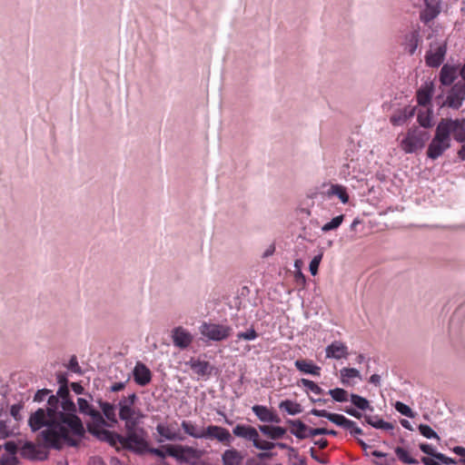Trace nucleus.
Returning <instances> with one entry per match:
<instances>
[{
  "instance_id": "f257e3e1",
  "label": "nucleus",
  "mask_w": 465,
  "mask_h": 465,
  "mask_svg": "<svg viewBox=\"0 0 465 465\" xmlns=\"http://www.w3.org/2000/svg\"><path fill=\"white\" fill-rule=\"evenodd\" d=\"M60 404L58 394H51L47 400V415L51 418L49 430H43L36 440L46 449L60 450L64 443L70 447H78L79 440L72 438L70 432L77 437H84L85 430L81 419L74 413L58 411Z\"/></svg>"
},
{
  "instance_id": "f03ea898",
  "label": "nucleus",
  "mask_w": 465,
  "mask_h": 465,
  "mask_svg": "<svg viewBox=\"0 0 465 465\" xmlns=\"http://www.w3.org/2000/svg\"><path fill=\"white\" fill-rule=\"evenodd\" d=\"M168 456L174 458L179 462L190 465H210L205 461H197L204 455V450L191 446L170 445L166 446Z\"/></svg>"
},
{
  "instance_id": "7ed1b4c3",
  "label": "nucleus",
  "mask_w": 465,
  "mask_h": 465,
  "mask_svg": "<svg viewBox=\"0 0 465 465\" xmlns=\"http://www.w3.org/2000/svg\"><path fill=\"white\" fill-rule=\"evenodd\" d=\"M435 100L440 107L459 110L465 101V83H455L448 90L445 99L443 94H440L436 96Z\"/></svg>"
},
{
  "instance_id": "20e7f679",
  "label": "nucleus",
  "mask_w": 465,
  "mask_h": 465,
  "mask_svg": "<svg viewBox=\"0 0 465 465\" xmlns=\"http://www.w3.org/2000/svg\"><path fill=\"white\" fill-rule=\"evenodd\" d=\"M429 138L430 134L427 131L418 127L411 128L401 142V147L406 153H412L423 148Z\"/></svg>"
},
{
  "instance_id": "39448f33",
  "label": "nucleus",
  "mask_w": 465,
  "mask_h": 465,
  "mask_svg": "<svg viewBox=\"0 0 465 465\" xmlns=\"http://www.w3.org/2000/svg\"><path fill=\"white\" fill-rule=\"evenodd\" d=\"M145 431L140 428L132 433L122 435V449L130 450L135 454L143 455L148 450V442L144 439Z\"/></svg>"
},
{
  "instance_id": "423d86ee",
  "label": "nucleus",
  "mask_w": 465,
  "mask_h": 465,
  "mask_svg": "<svg viewBox=\"0 0 465 465\" xmlns=\"http://www.w3.org/2000/svg\"><path fill=\"white\" fill-rule=\"evenodd\" d=\"M200 333L213 341H222L232 334V328L228 325L203 322L199 327Z\"/></svg>"
},
{
  "instance_id": "0eeeda50",
  "label": "nucleus",
  "mask_w": 465,
  "mask_h": 465,
  "mask_svg": "<svg viewBox=\"0 0 465 465\" xmlns=\"http://www.w3.org/2000/svg\"><path fill=\"white\" fill-rule=\"evenodd\" d=\"M430 49L425 54V63L429 67L438 68L444 61L447 54V43H430Z\"/></svg>"
},
{
  "instance_id": "6e6552de",
  "label": "nucleus",
  "mask_w": 465,
  "mask_h": 465,
  "mask_svg": "<svg viewBox=\"0 0 465 465\" xmlns=\"http://www.w3.org/2000/svg\"><path fill=\"white\" fill-rule=\"evenodd\" d=\"M203 439L210 440H216L228 446L231 445L232 440L230 431L227 429L217 425H209L205 427Z\"/></svg>"
},
{
  "instance_id": "1a4fd4ad",
  "label": "nucleus",
  "mask_w": 465,
  "mask_h": 465,
  "mask_svg": "<svg viewBox=\"0 0 465 465\" xmlns=\"http://www.w3.org/2000/svg\"><path fill=\"white\" fill-rule=\"evenodd\" d=\"M421 42L420 28L417 25L411 31L404 35L401 45L406 53L410 55H413Z\"/></svg>"
},
{
  "instance_id": "9d476101",
  "label": "nucleus",
  "mask_w": 465,
  "mask_h": 465,
  "mask_svg": "<svg viewBox=\"0 0 465 465\" xmlns=\"http://www.w3.org/2000/svg\"><path fill=\"white\" fill-rule=\"evenodd\" d=\"M92 435L101 441L107 442L110 446L114 447L117 452L121 451L122 434L102 428L98 430L92 431Z\"/></svg>"
},
{
  "instance_id": "9b49d317",
  "label": "nucleus",
  "mask_w": 465,
  "mask_h": 465,
  "mask_svg": "<svg viewBox=\"0 0 465 465\" xmlns=\"http://www.w3.org/2000/svg\"><path fill=\"white\" fill-rule=\"evenodd\" d=\"M51 423V418L48 417L47 411L42 408L32 413L28 420V425L34 432L44 427H45V430H49Z\"/></svg>"
},
{
  "instance_id": "f8f14e48",
  "label": "nucleus",
  "mask_w": 465,
  "mask_h": 465,
  "mask_svg": "<svg viewBox=\"0 0 465 465\" xmlns=\"http://www.w3.org/2000/svg\"><path fill=\"white\" fill-rule=\"evenodd\" d=\"M172 340L175 347L183 350L191 345L193 336L183 327L178 326L172 331Z\"/></svg>"
},
{
  "instance_id": "ddd939ff",
  "label": "nucleus",
  "mask_w": 465,
  "mask_h": 465,
  "mask_svg": "<svg viewBox=\"0 0 465 465\" xmlns=\"http://www.w3.org/2000/svg\"><path fill=\"white\" fill-rule=\"evenodd\" d=\"M441 0H424L425 7L420 12V19L424 24H429L440 13Z\"/></svg>"
},
{
  "instance_id": "4468645a",
  "label": "nucleus",
  "mask_w": 465,
  "mask_h": 465,
  "mask_svg": "<svg viewBox=\"0 0 465 465\" xmlns=\"http://www.w3.org/2000/svg\"><path fill=\"white\" fill-rule=\"evenodd\" d=\"M310 413L314 416H317V417L326 418L331 422H332V423L336 424L337 426H340L343 429H345L346 427H349V426H352L351 420L347 419L345 416H343L341 414L331 413L325 410H317V409L311 410Z\"/></svg>"
},
{
  "instance_id": "2eb2a0df",
  "label": "nucleus",
  "mask_w": 465,
  "mask_h": 465,
  "mask_svg": "<svg viewBox=\"0 0 465 465\" xmlns=\"http://www.w3.org/2000/svg\"><path fill=\"white\" fill-rule=\"evenodd\" d=\"M134 380L139 386L144 387L152 381L151 370L142 361H137L133 370Z\"/></svg>"
},
{
  "instance_id": "dca6fc26",
  "label": "nucleus",
  "mask_w": 465,
  "mask_h": 465,
  "mask_svg": "<svg viewBox=\"0 0 465 465\" xmlns=\"http://www.w3.org/2000/svg\"><path fill=\"white\" fill-rule=\"evenodd\" d=\"M191 370L200 377H209L212 375L213 366L209 361H202L200 358L192 357L188 361L185 362Z\"/></svg>"
},
{
  "instance_id": "f3484780",
  "label": "nucleus",
  "mask_w": 465,
  "mask_h": 465,
  "mask_svg": "<svg viewBox=\"0 0 465 465\" xmlns=\"http://www.w3.org/2000/svg\"><path fill=\"white\" fill-rule=\"evenodd\" d=\"M259 431L260 430H258L256 428L245 424H237L232 429V433L234 436L248 441H252V446H254L256 440L259 438Z\"/></svg>"
},
{
  "instance_id": "a211bd4d",
  "label": "nucleus",
  "mask_w": 465,
  "mask_h": 465,
  "mask_svg": "<svg viewBox=\"0 0 465 465\" xmlns=\"http://www.w3.org/2000/svg\"><path fill=\"white\" fill-rule=\"evenodd\" d=\"M20 453L23 458L30 460H45L48 458V452L38 450L32 441L25 442Z\"/></svg>"
},
{
  "instance_id": "6ab92c4d",
  "label": "nucleus",
  "mask_w": 465,
  "mask_h": 465,
  "mask_svg": "<svg viewBox=\"0 0 465 465\" xmlns=\"http://www.w3.org/2000/svg\"><path fill=\"white\" fill-rule=\"evenodd\" d=\"M458 70L459 66L456 64H443L439 74L440 83L444 86L454 84L455 80L458 78Z\"/></svg>"
},
{
  "instance_id": "aec40b11",
  "label": "nucleus",
  "mask_w": 465,
  "mask_h": 465,
  "mask_svg": "<svg viewBox=\"0 0 465 465\" xmlns=\"http://www.w3.org/2000/svg\"><path fill=\"white\" fill-rule=\"evenodd\" d=\"M452 134V127H451V119L450 118H443L441 119L435 131L434 139H436L437 142H446L450 143V134Z\"/></svg>"
},
{
  "instance_id": "412c9836",
  "label": "nucleus",
  "mask_w": 465,
  "mask_h": 465,
  "mask_svg": "<svg viewBox=\"0 0 465 465\" xmlns=\"http://www.w3.org/2000/svg\"><path fill=\"white\" fill-rule=\"evenodd\" d=\"M286 423L291 426L290 432L297 439L304 440L312 437L310 430H312V428L308 427L301 420L289 419L286 420Z\"/></svg>"
},
{
  "instance_id": "4be33fe9",
  "label": "nucleus",
  "mask_w": 465,
  "mask_h": 465,
  "mask_svg": "<svg viewBox=\"0 0 465 465\" xmlns=\"http://www.w3.org/2000/svg\"><path fill=\"white\" fill-rule=\"evenodd\" d=\"M326 358L340 360L348 356V348L341 342L335 341L325 349Z\"/></svg>"
},
{
  "instance_id": "5701e85b",
  "label": "nucleus",
  "mask_w": 465,
  "mask_h": 465,
  "mask_svg": "<svg viewBox=\"0 0 465 465\" xmlns=\"http://www.w3.org/2000/svg\"><path fill=\"white\" fill-rule=\"evenodd\" d=\"M57 394L59 397L60 405L63 409V411L65 413L76 414L77 409L74 402L72 401L70 397L69 389H65L64 387L59 388L57 391Z\"/></svg>"
},
{
  "instance_id": "b1692460",
  "label": "nucleus",
  "mask_w": 465,
  "mask_h": 465,
  "mask_svg": "<svg viewBox=\"0 0 465 465\" xmlns=\"http://www.w3.org/2000/svg\"><path fill=\"white\" fill-rule=\"evenodd\" d=\"M258 430L268 439L277 440L284 437L287 430L281 426L259 425Z\"/></svg>"
},
{
  "instance_id": "393cba45",
  "label": "nucleus",
  "mask_w": 465,
  "mask_h": 465,
  "mask_svg": "<svg viewBox=\"0 0 465 465\" xmlns=\"http://www.w3.org/2000/svg\"><path fill=\"white\" fill-rule=\"evenodd\" d=\"M450 147V143L446 142H437L436 139L432 138L430 143L428 146L427 156L430 159L436 160L443 153Z\"/></svg>"
},
{
  "instance_id": "a878e982",
  "label": "nucleus",
  "mask_w": 465,
  "mask_h": 465,
  "mask_svg": "<svg viewBox=\"0 0 465 465\" xmlns=\"http://www.w3.org/2000/svg\"><path fill=\"white\" fill-rule=\"evenodd\" d=\"M181 428L188 436L194 439H203L205 427L198 426L192 420H183L181 422Z\"/></svg>"
},
{
  "instance_id": "bb28decb",
  "label": "nucleus",
  "mask_w": 465,
  "mask_h": 465,
  "mask_svg": "<svg viewBox=\"0 0 465 465\" xmlns=\"http://www.w3.org/2000/svg\"><path fill=\"white\" fill-rule=\"evenodd\" d=\"M92 421L87 423V430L92 434V431L98 430L103 427L109 426L107 420L104 418L103 414L97 410L94 409L89 415Z\"/></svg>"
},
{
  "instance_id": "cd10ccee",
  "label": "nucleus",
  "mask_w": 465,
  "mask_h": 465,
  "mask_svg": "<svg viewBox=\"0 0 465 465\" xmlns=\"http://www.w3.org/2000/svg\"><path fill=\"white\" fill-rule=\"evenodd\" d=\"M434 92L433 83L430 82L420 87L417 91V102L421 106H426L430 103Z\"/></svg>"
},
{
  "instance_id": "c85d7f7f",
  "label": "nucleus",
  "mask_w": 465,
  "mask_h": 465,
  "mask_svg": "<svg viewBox=\"0 0 465 465\" xmlns=\"http://www.w3.org/2000/svg\"><path fill=\"white\" fill-rule=\"evenodd\" d=\"M363 419L364 422L375 429L383 430H392L394 429V425L391 422L383 420L379 415L364 414Z\"/></svg>"
},
{
  "instance_id": "c756f323",
  "label": "nucleus",
  "mask_w": 465,
  "mask_h": 465,
  "mask_svg": "<svg viewBox=\"0 0 465 465\" xmlns=\"http://www.w3.org/2000/svg\"><path fill=\"white\" fill-rule=\"evenodd\" d=\"M242 454L236 449L226 450L222 455L223 465H242Z\"/></svg>"
},
{
  "instance_id": "7c9ffc66",
  "label": "nucleus",
  "mask_w": 465,
  "mask_h": 465,
  "mask_svg": "<svg viewBox=\"0 0 465 465\" xmlns=\"http://www.w3.org/2000/svg\"><path fill=\"white\" fill-rule=\"evenodd\" d=\"M294 365L297 370L303 373L312 374L313 376L321 375V368L313 364L312 361L297 360L295 361Z\"/></svg>"
},
{
  "instance_id": "2f4dec72",
  "label": "nucleus",
  "mask_w": 465,
  "mask_h": 465,
  "mask_svg": "<svg viewBox=\"0 0 465 465\" xmlns=\"http://www.w3.org/2000/svg\"><path fill=\"white\" fill-rule=\"evenodd\" d=\"M452 134L455 141L465 143V118L451 119Z\"/></svg>"
},
{
  "instance_id": "473e14b6",
  "label": "nucleus",
  "mask_w": 465,
  "mask_h": 465,
  "mask_svg": "<svg viewBox=\"0 0 465 465\" xmlns=\"http://www.w3.org/2000/svg\"><path fill=\"white\" fill-rule=\"evenodd\" d=\"M156 431L167 440L174 441L184 440V437H183L179 432L173 431L169 426L162 423H159L156 426Z\"/></svg>"
},
{
  "instance_id": "72a5a7b5",
  "label": "nucleus",
  "mask_w": 465,
  "mask_h": 465,
  "mask_svg": "<svg viewBox=\"0 0 465 465\" xmlns=\"http://www.w3.org/2000/svg\"><path fill=\"white\" fill-rule=\"evenodd\" d=\"M351 402L361 411H373V407L371 405L370 401L358 394L351 393L350 395Z\"/></svg>"
},
{
  "instance_id": "f704fd0d",
  "label": "nucleus",
  "mask_w": 465,
  "mask_h": 465,
  "mask_svg": "<svg viewBox=\"0 0 465 465\" xmlns=\"http://www.w3.org/2000/svg\"><path fill=\"white\" fill-rule=\"evenodd\" d=\"M279 408L290 415H296L302 411L301 404L291 400L282 401L279 404Z\"/></svg>"
},
{
  "instance_id": "c9c22d12",
  "label": "nucleus",
  "mask_w": 465,
  "mask_h": 465,
  "mask_svg": "<svg viewBox=\"0 0 465 465\" xmlns=\"http://www.w3.org/2000/svg\"><path fill=\"white\" fill-rule=\"evenodd\" d=\"M328 195H336L343 203L349 202L346 188L341 184H332L328 191Z\"/></svg>"
},
{
  "instance_id": "e433bc0d",
  "label": "nucleus",
  "mask_w": 465,
  "mask_h": 465,
  "mask_svg": "<svg viewBox=\"0 0 465 465\" xmlns=\"http://www.w3.org/2000/svg\"><path fill=\"white\" fill-rule=\"evenodd\" d=\"M252 411L262 422H269L272 410H270L268 407L256 404L252 407Z\"/></svg>"
},
{
  "instance_id": "4c0bfd02",
  "label": "nucleus",
  "mask_w": 465,
  "mask_h": 465,
  "mask_svg": "<svg viewBox=\"0 0 465 465\" xmlns=\"http://www.w3.org/2000/svg\"><path fill=\"white\" fill-rule=\"evenodd\" d=\"M119 418L122 420H127L133 419L135 414L134 406L127 405L125 401H119Z\"/></svg>"
},
{
  "instance_id": "58836bf2",
  "label": "nucleus",
  "mask_w": 465,
  "mask_h": 465,
  "mask_svg": "<svg viewBox=\"0 0 465 465\" xmlns=\"http://www.w3.org/2000/svg\"><path fill=\"white\" fill-rule=\"evenodd\" d=\"M341 381L343 385H350V379H361L360 371L355 368H342L341 371Z\"/></svg>"
},
{
  "instance_id": "ea45409f",
  "label": "nucleus",
  "mask_w": 465,
  "mask_h": 465,
  "mask_svg": "<svg viewBox=\"0 0 465 465\" xmlns=\"http://www.w3.org/2000/svg\"><path fill=\"white\" fill-rule=\"evenodd\" d=\"M394 452H395L397 458L399 459V460H401L402 463H405V464H418L419 463V461L416 459L411 458L409 455V452L401 447H396L394 449Z\"/></svg>"
},
{
  "instance_id": "a19ab883",
  "label": "nucleus",
  "mask_w": 465,
  "mask_h": 465,
  "mask_svg": "<svg viewBox=\"0 0 465 465\" xmlns=\"http://www.w3.org/2000/svg\"><path fill=\"white\" fill-rule=\"evenodd\" d=\"M102 412L105 420L113 423H117L115 405L110 402H108L107 404H103Z\"/></svg>"
},
{
  "instance_id": "79ce46f5",
  "label": "nucleus",
  "mask_w": 465,
  "mask_h": 465,
  "mask_svg": "<svg viewBox=\"0 0 465 465\" xmlns=\"http://www.w3.org/2000/svg\"><path fill=\"white\" fill-rule=\"evenodd\" d=\"M121 375H122L121 380L119 381L113 382L109 388V391L118 392V391H123L126 387V384L129 382V381L131 379V375L124 374L122 371H121Z\"/></svg>"
},
{
  "instance_id": "37998d69",
  "label": "nucleus",
  "mask_w": 465,
  "mask_h": 465,
  "mask_svg": "<svg viewBox=\"0 0 465 465\" xmlns=\"http://www.w3.org/2000/svg\"><path fill=\"white\" fill-rule=\"evenodd\" d=\"M328 394L338 402H345L348 401L349 393L347 391L341 388L331 389L328 391Z\"/></svg>"
},
{
  "instance_id": "c03bdc74",
  "label": "nucleus",
  "mask_w": 465,
  "mask_h": 465,
  "mask_svg": "<svg viewBox=\"0 0 465 465\" xmlns=\"http://www.w3.org/2000/svg\"><path fill=\"white\" fill-rule=\"evenodd\" d=\"M343 220H344L343 214L338 215V216L332 218L329 223H325L322 227V231L323 232H327L329 231L336 230L342 223Z\"/></svg>"
},
{
  "instance_id": "a18cd8bd",
  "label": "nucleus",
  "mask_w": 465,
  "mask_h": 465,
  "mask_svg": "<svg viewBox=\"0 0 465 465\" xmlns=\"http://www.w3.org/2000/svg\"><path fill=\"white\" fill-rule=\"evenodd\" d=\"M258 336H259V334L255 331V329L253 328L252 325L247 331H239L236 334L237 341H241V340H243V341H253L256 338H258Z\"/></svg>"
},
{
  "instance_id": "49530a36",
  "label": "nucleus",
  "mask_w": 465,
  "mask_h": 465,
  "mask_svg": "<svg viewBox=\"0 0 465 465\" xmlns=\"http://www.w3.org/2000/svg\"><path fill=\"white\" fill-rule=\"evenodd\" d=\"M418 430L423 437L427 439H436L437 440H440V436L429 425L420 424Z\"/></svg>"
},
{
  "instance_id": "de8ad7c7",
  "label": "nucleus",
  "mask_w": 465,
  "mask_h": 465,
  "mask_svg": "<svg viewBox=\"0 0 465 465\" xmlns=\"http://www.w3.org/2000/svg\"><path fill=\"white\" fill-rule=\"evenodd\" d=\"M301 383L309 391L312 392L322 395L324 393V391L314 381L302 378L301 380Z\"/></svg>"
},
{
  "instance_id": "09e8293b",
  "label": "nucleus",
  "mask_w": 465,
  "mask_h": 465,
  "mask_svg": "<svg viewBox=\"0 0 465 465\" xmlns=\"http://www.w3.org/2000/svg\"><path fill=\"white\" fill-rule=\"evenodd\" d=\"M78 410L81 414L89 415V413L94 409L85 399H77Z\"/></svg>"
},
{
  "instance_id": "8fccbe9b",
  "label": "nucleus",
  "mask_w": 465,
  "mask_h": 465,
  "mask_svg": "<svg viewBox=\"0 0 465 465\" xmlns=\"http://www.w3.org/2000/svg\"><path fill=\"white\" fill-rule=\"evenodd\" d=\"M394 408L397 411H399L401 414L408 417V418H413L414 412L406 404H404L401 401H396L394 404Z\"/></svg>"
},
{
  "instance_id": "3c124183",
  "label": "nucleus",
  "mask_w": 465,
  "mask_h": 465,
  "mask_svg": "<svg viewBox=\"0 0 465 465\" xmlns=\"http://www.w3.org/2000/svg\"><path fill=\"white\" fill-rule=\"evenodd\" d=\"M253 447L257 450L270 451L275 448V442L261 440L259 437Z\"/></svg>"
},
{
  "instance_id": "603ef678",
  "label": "nucleus",
  "mask_w": 465,
  "mask_h": 465,
  "mask_svg": "<svg viewBox=\"0 0 465 465\" xmlns=\"http://www.w3.org/2000/svg\"><path fill=\"white\" fill-rule=\"evenodd\" d=\"M312 437H315L318 435H331L337 436L338 432L334 430H328L325 428H312V430H310Z\"/></svg>"
},
{
  "instance_id": "864d4df0",
  "label": "nucleus",
  "mask_w": 465,
  "mask_h": 465,
  "mask_svg": "<svg viewBox=\"0 0 465 465\" xmlns=\"http://www.w3.org/2000/svg\"><path fill=\"white\" fill-rule=\"evenodd\" d=\"M322 255L319 254L312 258V260L310 262L309 270L312 275H316L318 273L319 265L322 261Z\"/></svg>"
},
{
  "instance_id": "5fc2aeb1",
  "label": "nucleus",
  "mask_w": 465,
  "mask_h": 465,
  "mask_svg": "<svg viewBox=\"0 0 465 465\" xmlns=\"http://www.w3.org/2000/svg\"><path fill=\"white\" fill-rule=\"evenodd\" d=\"M419 448H420V450L423 453H425V454H427V455H429V456L432 457V458H433V459H435V460H436V455H437L438 453H440L439 451H436V450H435V449H434L431 445L427 444V443H420V444L419 445Z\"/></svg>"
},
{
  "instance_id": "6e6d98bb",
  "label": "nucleus",
  "mask_w": 465,
  "mask_h": 465,
  "mask_svg": "<svg viewBox=\"0 0 465 465\" xmlns=\"http://www.w3.org/2000/svg\"><path fill=\"white\" fill-rule=\"evenodd\" d=\"M436 460L445 465L459 464V460H455L450 457H448L441 452H440L436 455Z\"/></svg>"
},
{
  "instance_id": "4d7b16f0",
  "label": "nucleus",
  "mask_w": 465,
  "mask_h": 465,
  "mask_svg": "<svg viewBox=\"0 0 465 465\" xmlns=\"http://www.w3.org/2000/svg\"><path fill=\"white\" fill-rule=\"evenodd\" d=\"M67 368L74 372V373H78V374H81L82 373V369L81 367L79 366L78 364V361H77V358L75 355H73L69 361V363H68V366Z\"/></svg>"
},
{
  "instance_id": "13d9d810",
  "label": "nucleus",
  "mask_w": 465,
  "mask_h": 465,
  "mask_svg": "<svg viewBox=\"0 0 465 465\" xmlns=\"http://www.w3.org/2000/svg\"><path fill=\"white\" fill-rule=\"evenodd\" d=\"M0 464L1 465H17L18 460L15 456H9L6 454H3L0 457Z\"/></svg>"
},
{
  "instance_id": "bf43d9fd",
  "label": "nucleus",
  "mask_w": 465,
  "mask_h": 465,
  "mask_svg": "<svg viewBox=\"0 0 465 465\" xmlns=\"http://www.w3.org/2000/svg\"><path fill=\"white\" fill-rule=\"evenodd\" d=\"M13 432L9 430L5 420H0V440L12 436Z\"/></svg>"
},
{
  "instance_id": "052dcab7",
  "label": "nucleus",
  "mask_w": 465,
  "mask_h": 465,
  "mask_svg": "<svg viewBox=\"0 0 465 465\" xmlns=\"http://www.w3.org/2000/svg\"><path fill=\"white\" fill-rule=\"evenodd\" d=\"M124 428H125L126 433H132L134 431L138 430L136 429V425H137L136 419L133 418V419H129V420H124Z\"/></svg>"
},
{
  "instance_id": "680f3d73",
  "label": "nucleus",
  "mask_w": 465,
  "mask_h": 465,
  "mask_svg": "<svg viewBox=\"0 0 465 465\" xmlns=\"http://www.w3.org/2000/svg\"><path fill=\"white\" fill-rule=\"evenodd\" d=\"M50 393H51V391L48 389L38 390L36 391V393L35 394L34 401L41 402V401H45V399L47 396H49Z\"/></svg>"
},
{
  "instance_id": "e2e57ef3",
  "label": "nucleus",
  "mask_w": 465,
  "mask_h": 465,
  "mask_svg": "<svg viewBox=\"0 0 465 465\" xmlns=\"http://www.w3.org/2000/svg\"><path fill=\"white\" fill-rule=\"evenodd\" d=\"M5 450L9 453V456H15L18 447L15 441H6L4 444Z\"/></svg>"
},
{
  "instance_id": "0e129e2a",
  "label": "nucleus",
  "mask_w": 465,
  "mask_h": 465,
  "mask_svg": "<svg viewBox=\"0 0 465 465\" xmlns=\"http://www.w3.org/2000/svg\"><path fill=\"white\" fill-rule=\"evenodd\" d=\"M22 408L23 406L21 404H14L11 406L10 414L15 420H20L22 419V416L20 414Z\"/></svg>"
},
{
  "instance_id": "69168bd1",
  "label": "nucleus",
  "mask_w": 465,
  "mask_h": 465,
  "mask_svg": "<svg viewBox=\"0 0 465 465\" xmlns=\"http://www.w3.org/2000/svg\"><path fill=\"white\" fill-rule=\"evenodd\" d=\"M418 122L424 128H429L431 126V118L429 114L428 115L419 114Z\"/></svg>"
},
{
  "instance_id": "338daca9",
  "label": "nucleus",
  "mask_w": 465,
  "mask_h": 465,
  "mask_svg": "<svg viewBox=\"0 0 465 465\" xmlns=\"http://www.w3.org/2000/svg\"><path fill=\"white\" fill-rule=\"evenodd\" d=\"M344 411L349 414L350 416H352L358 420H361V418L364 417V414H362L361 411H357L356 409L354 408H351V407H346L344 409Z\"/></svg>"
},
{
  "instance_id": "774afa93",
  "label": "nucleus",
  "mask_w": 465,
  "mask_h": 465,
  "mask_svg": "<svg viewBox=\"0 0 465 465\" xmlns=\"http://www.w3.org/2000/svg\"><path fill=\"white\" fill-rule=\"evenodd\" d=\"M289 457H293L297 460V462H294L292 465H307V460L305 458L301 457L297 450H295V452H290Z\"/></svg>"
}]
</instances>
